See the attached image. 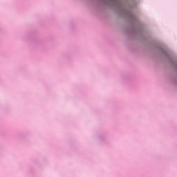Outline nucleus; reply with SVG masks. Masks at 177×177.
Returning a JSON list of instances; mask_svg holds the SVG:
<instances>
[{"label":"nucleus","mask_w":177,"mask_h":177,"mask_svg":"<svg viewBox=\"0 0 177 177\" xmlns=\"http://www.w3.org/2000/svg\"><path fill=\"white\" fill-rule=\"evenodd\" d=\"M111 1H113V2H117V0H110Z\"/></svg>","instance_id":"obj_1"}]
</instances>
